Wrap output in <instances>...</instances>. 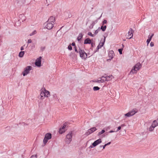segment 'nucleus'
Returning a JSON list of instances; mask_svg holds the SVG:
<instances>
[{"label": "nucleus", "mask_w": 158, "mask_h": 158, "mask_svg": "<svg viewBox=\"0 0 158 158\" xmlns=\"http://www.w3.org/2000/svg\"><path fill=\"white\" fill-rule=\"evenodd\" d=\"M40 91V99H44L45 97L48 98L50 96V92L46 90L44 87L42 88Z\"/></svg>", "instance_id": "f257e3e1"}, {"label": "nucleus", "mask_w": 158, "mask_h": 158, "mask_svg": "<svg viewBox=\"0 0 158 158\" xmlns=\"http://www.w3.org/2000/svg\"><path fill=\"white\" fill-rule=\"evenodd\" d=\"M142 67V65L139 63H138L135 65L130 72V73H136Z\"/></svg>", "instance_id": "f03ea898"}, {"label": "nucleus", "mask_w": 158, "mask_h": 158, "mask_svg": "<svg viewBox=\"0 0 158 158\" xmlns=\"http://www.w3.org/2000/svg\"><path fill=\"white\" fill-rule=\"evenodd\" d=\"M51 138L52 135L51 133H48L46 134L43 141L44 144L45 145L48 142V140L50 139Z\"/></svg>", "instance_id": "7ed1b4c3"}, {"label": "nucleus", "mask_w": 158, "mask_h": 158, "mask_svg": "<svg viewBox=\"0 0 158 158\" xmlns=\"http://www.w3.org/2000/svg\"><path fill=\"white\" fill-rule=\"evenodd\" d=\"M138 110L136 109H134L131 110L129 111L128 113L125 114V115L127 117H130L134 115L137 113Z\"/></svg>", "instance_id": "20e7f679"}, {"label": "nucleus", "mask_w": 158, "mask_h": 158, "mask_svg": "<svg viewBox=\"0 0 158 158\" xmlns=\"http://www.w3.org/2000/svg\"><path fill=\"white\" fill-rule=\"evenodd\" d=\"M80 57L82 59H85L87 58V54L83 50L80 49L79 51Z\"/></svg>", "instance_id": "39448f33"}, {"label": "nucleus", "mask_w": 158, "mask_h": 158, "mask_svg": "<svg viewBox=\"0 0 158 158\" xmlns=\"http://www.w3.org/2000/svg\"><path fill=\"white\" fill-rule=\"evenodd\" d=\"M72 132L69 133L68 134L66 137L65 141L68 143H70L72 141Z\"/></svg>", "instance_id": "423d86ee"}, {"label": "nucleus", "mask_w": 158, "mask_h": 158, "mask_svg": "<svg viewBox=\"0 0 158 158\" xmlns=\"http://www.w3.org/2000/svg\"><path fill=\"white\" fill-rule=\"evenodd\" d=\"M31 68L32 67L30 66H27L23 73V76H25L27 75L29 73L31 69Z\"/></svg>", "instance_id": "0eeeda50"}, {"label": "nucleus", "mask_w": 158, "mask_h": 158, "mask_svg": "<svg viewBox=\"0 0 158 158\" xmlns=\"http://www.w3.org/2000/svg\"><path fill=\"white\" fill-rule=\"evenodd\" d=\"M97 130V129L95 127L91 128L88 130L87 132L86 133V135H88L91 134L93 132Z\"/></svg>", "instance_id": "6e6552de"}, {"label": "nucleus", "mask_w": 158, "mask_h": 158, "mask_svg": "<svg viewBox=\"0 0 158 158\" xmlns=\"http://www.w3.org/2000/svg\"><path fill=\"white\" fill-rule=\"evenodd\" d=\"M134 31L132 28H130L128 33V35L127 38L129 39H130L132 38L133 36V32Z\"/></svg>", "instance_id": "1a4fd4ad"}, {"label": "nucleus", "mask_w": 158, "mask_h": 158, "mask_svg": "<svg viewBox=\"0 0 158 158\" xmlns=\"http://www.w3.org/2000/svg\"><path fill=\"white\" fill-rule=\"evenodd\" d=\"M53 24L52 23L47 22L45 27L48 29H51L53 27Z\"/></svg>", "instance_id": "9d476101"}, {"label": "nucleus", "mask_w": 158, "mask_h": 158, "mask_svg": "<svg viewBox=\"0 0 158 158\" xmlns=\"http://www.w3.org/2000/svg\"><path fill=\"white\" fill-rule=\"evenodd\" d=\"M41 57L40 56L39 58H37L36 60L35 64V65L38 66L40 67L41 66Z\"/></svg>", "instance_id": "9b49d317"}, {"label": "nucleus", "mask_w": 158, "mask_h": 158, "mask_svg": "<svg viewBox=\"0 0 158 158\" xmlns=\"http://www.w3.org/2000/svg\"><path fill=\"white\" fill-rule=\"evenodd\" d=\"M102 142L101 139H98L95 141L92 144L94 147H95L98 144Z\"/></svg>", "instance_id": "f8f14e48"}, {"label": "nucleus", "mask_w": 158, "mask_h": 158, "mask_svg": "<svg viewBox=\"0 0 158 158\" xmlns=\"http://www.w3.org/2000/svg\"><path fill=\"white\" fill-rule=\"evenodd\" d=\"M66 127V125L65 124H63L62 127L60 129L59 133L61 134L64 133L65 131V128Z\"/></svg>", "instance_id": "ddd939ff"}, {"label": "nucleus", "mask_w": 158, "mask_h": 158, "mask_svg": "<svg viewBox=\"0 0 158 158\" xmlns=\"http://www.w3.org/2000/svg\"><path fill=\"white\" fill-rule=\"evenodd\" d=\"M105 40L106 38L105 37H104V38L103 41L100 43L97 46V48L98 50L99 48H102L105 42Z\"/></svg>", "instance_id": "4468645a"}, {"label": "nucleus", "mask_w": 158, "mask_h": 158, "mask_svg": "<svg viewBox=\"0 0 158 158\" xmlns=\"http://www.w3.org/2000/svg\"><path fill=\"white\" fill-rule=\"evenodd\" d=\"M55 21V17L53 16H51L49 18L47 22L49 23H52L53 24Z\"/></svg>", "instance_id": "2eb2a0df"}, {"label": "nucleus", "mask_w": 158, "mask_h": 158, "mask_svg": "<svg viewBox=\"0 0 158 158\" xmlns=\"http://www.w3.org/2000/svg\"><path fill=\"white\" fill-rule=\"evenodd\" d=\"M104 78H105V81H111L112 78H114L113 77L112 75L107 76L105 77H104Z\"/></svg>", "instance_id": "dca6fc26"}, {"label": "nucleus", "mask_w": 158, "mask_h": 158, "mask_svg": "<svg viewBox=\"0 0 158 158\" xmlns=\"http://www.w3.org/2000/svg\"><path fill=\"white\" fill-rule=\"evenodd\" d=\"M114 55V52L113 51L111 50L109 51L108 56L110 58L112 59Z\"/></svg>", "instance_id": "f3484780"}, {"label": "nucleus", "mask_w": 158, "mask_h": 158, "mask_svg": "<svg viewBox=\"0 0 158 158\" xmlns=\"http://www.w3.org/2000/svg\"><path fill=\"white\" fill-rule=\"evenodd\" d=\"M152 125L156 127L158 126V118L153 121Z\"/></svg>", "instance_id": "a211bd4d"}, {"label": "nucleus", "mask_w": 158, "mask_h": 158, "mask_svg": "<svg viewBox=\"0 0 158 158\" xmlns=\"http://www.w3.org/2000/svg\"><path fill=\"white\" fill-rule=\"evenodd\" d=\"M91 40L90 39L88 38L85 39V40L84 44H90L91 43Z\"/></svg>", "instance_id": "6ab92c4d"}, {"label": "nucleus", "mask_w": 158, "mask_h": 158, "mask_svg": "<svg viewBox=\"0 0 158 158\" xmlns=\"http://www.w3.org/2000/svg\"><path fill=\"white\" fill-rule=\"evenodd\" d=\"M106 28V25L103 26L102 25L100 28V30H102L103 31H105Z\"/></svg>", "instance_id": "aec40b11"}, {"label": "nucleus", "mask_w": 158, "mask_h": 158, "mask_svg": "<svg viewBox=\"0 0 158 158\" xmlns=\"http://www.w3.org/2000/svg\"><path fill=\"white\" fill-rule=\"evenodd\" d=\"M83 37V35L81 33H80L79 34L77 39L78 41H80Z\"/></svg>", "instance_id": "412c9836"}, {"label": "nucleus", "mask_w": 158, "mask_h": 158, "mask_svg": "<svg viewBox=\"0 0 158 158\" xmlns=\"http://www.w3.org/2000/svg\"><path fill=\"white\" fill-rule=\"evenodd\" d=\"M24 54V51L20 52L19 54V56L20 57H22L23 56Z\"/></svg>", "instance_id": "4be33fe9"}, {"label": "nucleus", "mask_w": 158, "mask_h": 158, "mask_svg": "<svg viewBox=\"0 0 158 158\" xmlns=\"http://www.w3.org/2000/svg\"><path fill=\"white\" fill-rule=\"evenodd\" d=\"M155 127L152 125L149 128V131H152L154 130Z\"/></svg>", "instance_id": "5701e85b"}, {"label": "nucleus", "mask_w": 158, "mask_h": 158, "mask_svg": "<svg viewBox=\"0 0 158 158\" xmlns=\"http://www.w3.org/2000/svg\"><path fill=\"white\" fill-rule=\"evenodd\" d=\"M105 132V130H102V131H101L99 132L98 133V134L97 135H98V136H99L100 135H101L102 134H103Z\"/></svg>", "instance_id": "b1692460"}, {"label": "nucleus", "mask_w": 158, "mask_h": 158, "mask_svg": "<svg viewBox=\"0 0 158 158\" xmlns=\"http://www.w3.org/2000/svg\"><path fill=\"white\" fill-rule=\"evenodd\" d=\"M93 90L94 91L98 90L100 89V88L98 86H94L93 88Z\"/></svg>", "instance_id": "393cba45"}, {"label": "nucleus", "mask_w": 158, "mask_h": 158, "mask_svg": "<svg viewBox=\"0 0 158 158\" xmlns=\"http://www.w3.org/2000/svg\"><path fill=\"white\" fill-rule=\"evenodd\" d=\"M100 31V27H99L98 29L96 30L95 32V34H96L98 33V32Z\"/></svg>", "instance_id": "a878e982"}, {"label": "nucleus", "mask_w": 158, "mask_h": 158, "mask_svg": "<svg viewBox=\"0 0 158 158\" xmlns=\"http://www.w3.org/2000/svg\"><path fill=\"white\" fill-rule=\"evenodd\" d=\"M103 78H104V77L102 76V77L101 79L100 80V83H103L104 82L105 80L103 79H102Z\"/></svg>", "instance_id": "bb28decb"}, {"label": "nucleus", "mask_w": 158, "mask_h": 158, "mask_svg": "<svg viewBox=\"0 0 158 158\" xmlns=\"http://www.w3.org/2000/svg\"><path fill=\"white\" fill-rule=\"evenodd\" d=\"M36 33V31H34L32 33H31L30 34V35L31 36L33 35H34Z\"/></svg>", "instance_id": "cd10ccee"}, {"label": "nucleus", "mask_w": 158, "mask_h": 158, "mask_svg": "<svg viewBox=\"0 0 158 158\" xmlns=\"http://www.w3.org/2000/svg\"><path fill=\"white\" fill-rule=\"evenodd\" d=\"M93 82H94L100 83V80L98 79L94 80L93 81Z\"/></svg>", "instance_id": "c85d7f7f"}, {"label": "nucleus", "mask_w": 158, "mask_h": 158, "mask_svg": "<svg viewBox=\"0 0 158 158\" xmlns=\"http://www.w3.org/2000/svg\"><path fill=\"white\" fill-rule=\"evenodd\" d=\"M88 35H89L90 36L92 37H94V35L92 34V33L90 32H89L88 33Z\"/></svg>", "instance_id": "c756f323"}, {"label": "nucleus", "mask_w": 158, "mask_h": 158, "mask_svg": "<svg viewBox=\"0 0 158 158\" xmlns=\"http://www.w3.org/2000/svg\"><path fill=\"white\" fill-rule=\"evenodd\" d=\"M122 50H123V49H118V51L119 52V53L120 54H122Z\"/></svg>", "instance_id": "7c9ffc66"}, {"label": "nucleus", "mask_w": 158, "mask_h": 158, "mask_svg": "<svg viewBox=\"0 0 158 158\" xmlns=\"http://www.w3.org/2000/svg\"><path fill=\"white\" fill-rule=\"evenodd\" d=\"M37 158V156L36 155H34L32 156L30 158Z\"/></svg>", "instance_id": "2f4dec72"}, {"label": "nucleus", "mask_w": 158, "mask_h": 158, "mask_svg": "<svg viewBox=\"0 0 158 158\" xmlns=\"http://www.w3.org/2000/svg\"><path fill=\"white\" fill-rule=\"evenodd\" d=\"M151 40H150V39H148L147 40V45H148L149 43H150V41H151Z\"/></svg>", "instance_id": "473e14b6"}, {"label": "nucleus", "mask_w": 158, "mask_h": 158, "mask_svg": "<svg viewBox=\"0 0 158 158\" xmlns=\"http://www.w3.org/2000/svg\"><path fill=\"white\" fill-rule=\"evenodd\" d=\"M68 48L69 50H71L72 49V47L70 45L68 46Z\"/></svg>", "instance_id": "72a5a7b5"}, {"label": "nucleus", "mask_w": 158, "mask_h": 158, "mask_svg": "<svg viewBox=\"0 0 158 158\" xmlns=\"http://www.w3.org/2000/svg\"><path fill=\"white\" fill-rule=\"evenodd\" d=\"M107 23V21L106 20H104L103 22L102 25H104V24L105 23Z\"/></svg>", "instance_id": "f704fd0d"}, {"label": "nucleus", "mask_w": 158, "mask_h": 158, "mask_svg": "<svg viewBox=\"0 0 158 158\" xmlns=\"http://www.w3.org/2000/svg\"><path fill=\"white\" fill-rule=\"evenodd\" d=\"M150 45L151 47H153L154 46V43L152 42H151L150 44Z\"/></svg>", "instance_id": "c9c22d12"}, {"label": "nucleus", "mask_w": 158, "mask_h": 158, "mask_svg": "<svg viewBox=\"0 0 158 158\" xmlns=\"http://www.w3.org/2000/svg\"><path fill=\"white\" fill-rule=\"evenodd\" d=\"M90 44L91 45V47H93L95 45V44L93 42H91Z\"/></svg>", "instance_id": "e433bc0d"}, {"label": "nucleus", "mask_w": 158, "mask_h": 158, "mask_svg": "<svg viewBox=\"0 0 158 158\" xmlns=\"http://www.w3.org/2000/svg\"><path fill=\"white\" fill-rule=\"evenodd\" d=\"M154 35V34H152L151 36H150V37H149L148 38V39H150V40H151L153 36Z\"/></svg>", "instance_id": "4c0bfd02"}, {"label": "nucleus", "mask_w": 158, "mask_h": 158, "mask_svg": "<svg viewBox=\"0 0 158 158\" xmlns=\"http://www.w3.org/2000/svg\"><path fill=\"white\" fill-rule=\"evenodd\" d=\"M31 42V39H29L28 40V41H27L28 43H30Z\"/></svg>", "instance_id": "58836bf2"}, {"label": "nucleus", "mask_w": 158, "mask_h": 158, "mask_svg": "<svg viewBox=\"0 0 158 158\" xmlns=\"http://www.w3.org/2000/svg\"><path fill=\"white\" fill-rule=\"evenodd\" d=\"M121 129V127L120 126L118 127L117 130L116 131H118L120 130Z\"/></svg>", "instance_id": "ea45409f"}, {"label": "nucleus", "mask_w": 158, "mask_h": 158, "mask_svg": "<svg viewBox=\"0 0 158 158\" xmlns=\"http://www.w3.org/2000/svg\"><path fill=\"white\" fill-rule=\"evenodd\" d=\"M74 48H75V51L77 53H78V51L76 47V46H75Z\"/></svg>", "instance_id": "a19ab883"}, {"label": "nucleus", "mask_w": 158, "mask_h": 158, "mask_svg": "<svg viewBox=\"0 0 158 158\" xmlns=\"http://www.w3.org/2000/svg\"><path fill=\"white\" fill-rule=\"evenodd\" d=\"M106 145L105 144L103 146V149H104L105 148V147L106 146Z\"/></svg>", "instance_id": "79ce46f5"}, {"label": "nucleus", "mask_w": 158, "mask_h": 158, "mask_svg": "<svg viewBox=\"0 0 158 158\" xmlns=\"http://www.w3.org/2000/svg\"><path fill=\"white\" fill-rule=\"evenodd\" d=\"M72 46H75V43H73L72 44Z\"/></svg>", "instance_id": "37998d69"}, {"label": "nucleus", "mask_w": 158, "mask_h": 158, "mask_svg": "<svg viewBox=\"0 0 158 158\" xmlns=\"http://www.w3.org/2000/svg\"><path fill=\"white\" fill-rule=\"evenodd\" d=\"M110 143H111V142H109L108 143L106 144V146H107V145H110Z\"/></svg>", "instance_id": "c03bdc74"}, {"label": "nucleus", "mask_w": 158, "mask_h": 158, "mask_svg": "<svg viewBox=\"0 0 158 158\" xmlns=\"http://www.w3.org/2000/svg\"><path fill=\"white\" fill-rule=\"evenodd\" d=\"M24 49V48H23V47L22 46L21 47V50H23Z\"/></svg>", "instance_id": "a18cd8bd"}, {"label": "nucleus", "mask_w": 158, "mask_h": 158, "mask_svg": "<svg viewBox=\"0 0 158 158\" xmlns=\"http://www.w3.org/2000/svg\"><path fill=\"white\" fill-rule=\"evenodd\" d=\"M114 132V131L113 130H111L109 131L110 133H112Z\"/></svg>", "instance_id": "49530a36"}, {"label": "nucleus", "mask_w": 158, "mask_h": 158, "mask_svg": "<svg viewBox=\"0 0 158 158\" xmlns=\"http://www.w3.org/2000/svg\"><path fill=\"white\" fill-rule=\"evenodd\" d=\"M102 147V145H101V146H100V147Z\"/></svg>", "instance_id": "de8ad7c7"}]
</instances>
